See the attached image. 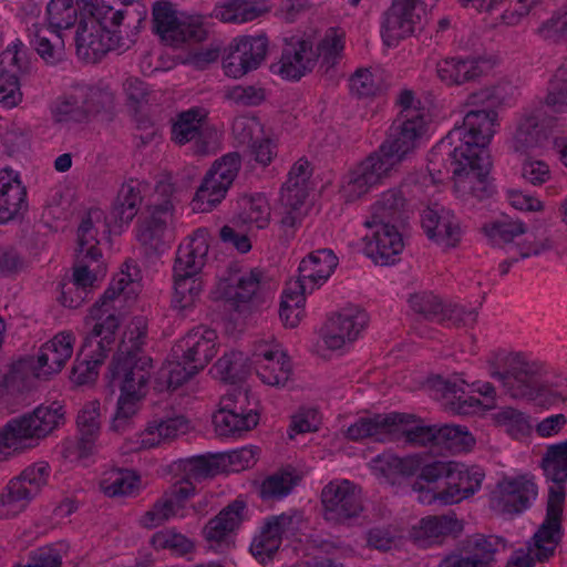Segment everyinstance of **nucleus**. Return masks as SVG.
Returning <instances> with one entry per match:
<instances>
[{"label":"nucleus","instance_id":"4be33fe9","mask_svg":"<svg viewBox=\"0 0 567 567\" xmlns=\"http://www.w3.org/2000/svg\"><path fill=\"white\" fill-rule=\"evenodd\" d=\"M267 48L268 41L265 35L235 39L223 60L225 73L238 79L256 70L265 60Z\"/></svg>","mask_w":567,"mask_h":567},{"label":"nucleus","instance_id":"8fccbe9b","mask_svg":"<svg viewBox=\"0 0 567 567\" xmlns=\"http://www.w3.org/2000/svg\"><path fill=\"white\" fill-rule=\"evenodd\" d=\"M37 440L44 439L64 421L63 406L51 402L37 406L32 412L24 413Z\"/></svg>","mask_w":567,"mask_h":567},{"label":"nucleus","instance_id":"c756f323","mask_svg":"<svg viewBox=\"0 0 567 567\" xmlns=\"http://www.w3.org/2000/svg\"><path fill=\"white\" fill-rule=\"evenodd\" d=\"M487 69V61L481 56H454L439 61L436 74L446 85H462L480 79Z\"/></svg>","mask_w":567,"mask_h":567},{"label":"nucleus","instance_id":"f704fd0d","mask_svg":"<svg viewBox=\"0 0 567 567\" xmlns=\"http://www.w3.org/2000/svg\"><path fill=\"white\" fill-rule=\"evenodd\" d=\"M404 205L403 189H389L371 206L370 218L364 225L369 228L385 225L399 226L405 217Z\"/></svg>","mask_w":567,"mask_h":567},{"label":"nucleus","instance_id":"c85d7f7f","mask_svg":"<svg viewBox=\"0 0 567 567\" xmlns=\"http://www.w3.org/2000/svg\"><path fill=\"white\" fill-rule=\"evenodd\" d=\"M421 225L429 239L444 247H455L461 238V228L453 213L439 204L423 210Z\"/></svg>","mask_w":567,"mask_h":567},{"label":"nucleus","instance_id":"9b49d317","mask_svg":"<svg viewBox=\"0 0 567 567\" xmlns=\"http://www.w3.org/2000/svg\"><path fill=\"white\" fill-rule=\"evenodd\" d=\"M241 167L238 153H228L215 161L193 198V209L209 212L226 196Z\"/></svg>","mask_w":567,"mask_h":567},{"label":"nucleus","instance_id":"49530a36","mask_svg":"<svg viewBox=\"0 0 567 567\" xmlns=\"http://www.w3.org/2000/svg\"><path fill=\"white\" fill-rule=\"evenodd\" d=\"M78 1L81 14L110 34H116V28L121 25L125 16H131V10L116 9L110 4L99 3L97 0Z\"/></svg>","mask_w":567,"mask_h":567},{"label":"nucleus","instance_id":"79ce46f5","mask_svg":"<svg viewBox=\"0 0 567 567\" xmlns=\"http://www.w3.org/2000/svg\"><path fill=\"white\" fill-rule=\"evenodd\" d=\"M30 43L38 54L48 63H56L62 59L64 34L49 27L34 23L29 28Z\"/></svg>","mask_w":567,"mask_h":567},{"label":"nucleus","instance_id":"09e8293b","mask_svg":"<svg viewBox=\"0 0 567 567\" xmlns=\"http://www.w3.org/2000/svg\"><path fill=\"white\" fill-rule=\"evenodd\" d=\"M395 424L392 425L391 440L404 436L406 441L419 444L427 445L433 443L436 445V436L439 426L422 425L416 422L413 415L396 413Z\"/></svg>","mask_w":567,"mask_h":567},{"label":"nucleus","instance_id":"0eeeda50","mask_svg":"<svg viewBox=\"0 0 567 567\" xmlns=\"http://www.w3.org/2000/svg\"><path fill=\"white\" fill-rule=\"evenodd\" d=\"M114 95L105 89L76 86L56 99L51 107L55 123H83L112 107Z\"/></svg>","mask_w":567,"mask_h":567},{"label":"nucleus","instance_id":"2f4dec72","mask_svg":"<svg viewBox=\"0 0 567 567\" xmlns=\"http://www.w3.org/2000/svg\"><path fill=\"white\" fill-rule=\"evenodd\" d=\"M143 202L141 185L137 181L124 183L112 204L105 227L121 229L137 215Z\"/></svg>","mask_w":567,"mask_h":567},{"label":"nucleus","instance_id":"c03bdc74","mask_svg":"<svg viewBox=\"0 0 567 567\" xmlns=\"http://www.w3.org/2000/svg\"><path fill=\"white\" fill-rule=\"evenodd\" d=\"M236 225L255 226L257 229L267 227L270 219V207L262 194H244L237 199Z\"/></svg>","mask_w":567,"mask_h":567},{"label":"nucleus","instance_id":"393cba45","mask_svg":"<svg viewBox=\"0 0 567 567\" xmlns=\"http://www.w3.org/2000/svg\"><path fill=\"white\" fill-rule=\"evenodd\" d=\"M251 364L260 381L270 386H284L291 374L288 357L276 344H257L251 355Z\"/></svg>","mask_w":567,"mask_h":567},{"label":"nucleus","instance_id":"9d476101","mask_svg":"<svg viewBox=\"0 0 567 567\" xmlns=\"http://www.w3.org/2000/svg\"><path fill=\"white\" fill-rule=\"evenodd\" d=\"M102 212L92 210L82 220L78 229V255L73 266V284H94L103 281L106 276V266L102 260V252L97 247L96 231L93 219H100Z\"/></svg>","mask_w":567,"mask_h":567},{"label":"nucleus","instance_id":"cd10ccee","mask_svg":"<svg viewBox=\"0 0 567 567\" xmlns=\"http://www.w3.org/2000/svg\"><path fill=\"white\" fill-rule=\"evenodd\" d=\"M188 421L182 415L154 416L146 427L131 442L128 451H140L157 447L178 435L186 433Z\"/></svg>","mask_w":567,"mask_h":567},{"label":"nucleus","instance_id":"603ef678","mask_svg":"<svg viewBox=\"0 0 567 567\" xmlns=\"http://www.w3.org/2000/svg\"><path fill=\"white\" fill-rule=\"evenodd\" d=\"M560 539L561 525L544 520L528 543L527 548L537 561H546L555 555Z\"/></svg>","mask_w":567,"mask_h":567},{"label":"nucleus","instance_id":"3c124183","mask_svg":"<svg viewBox=\"0 0 567 567\" xmlns=\"http://www.w3.org/2000/svg\"><path fill=\"white\" fill-rule=\"evenodd\" d=\"M210 374L225 383L244 380L250 372L247 357L240 351H230L220 357L210 368Z\"/></svg>","mask_w":567,"mask_h":567},{"label":"nucleus","instance_id":"bb28decb","mask_svg":"<svg viewBox=\"0 0 567 567\" xmlns=\"http://www.w3.org/2000/svg\"><path fill=\"white\" fill-rule=\"evenodd\" d=\"M392 169L378 153H373L351 169L342 185V194L347 202H353L367 194Z\"/></svg>","mask_w":567,"mask_h":567},{"label":"nucleus","instance_id":"aec40b11","mask_svg":"<svg viewBox=\"0 0 567 567\" xmlns=\"http://www.w3.org/2000/svg\"><path fill=\"white\" fill-rule=\"evenodd\" d=\"M425 8L417 0H394L385 12L382 37L388 45L424 27Z\"/></svg>","mask_w":567,"mask_h":567},{"label":"nucleus","instance_id":"774afa93","mask_svg":"<svg viewBox=\"0 0 567 567\" xmlns=\"http://www.w3.org/2000/svg\"><path fill=\"white\" fill-rule=\"evenodd\" d=\"M545 106L554 113L567 112V62L556 70Z\"/></svg>","mask_w":567,"mask_h":567},{"label":"nucleus","instance_id":"13d9d810","mask_svg":"<svg viewBox=\"0 0 567 567\" xmlns=\"http://www.w3.org/2000/svg\"><path fill=\"white\" fill-rule=\"evenodd\" d=\"M299 476L293 470H284L266 477L259 488L264 501H275L286 497L298 484Z\"/></svg>","mask_w":567,"mask_h":567},{"label":"nucleus","instance_id":"2eb2a0df","mask_svg":"<svg viewBox=\"0 0 567 567\" xmlns=\"http://www.w3.org/2000/svg\"><path fill=\"white\" fill-rule=\"evenodd\" d=\"M454 175V189L465 197L472 195L478 199L492 194L487 177L492 167L489 154L471 156L468 159L447 156Z\"/></svg>","mask_w":567,"mask_h":567},{"label":"nucleus","instance_id":"4c0bfd02","mask_svg":"<svg viewBox=\"0 0 567 567\" xmlns=\"http://www.w3.org/2000/svg\"><path fill=\"white\" fill-rule=\"evenodd\" d=\"M409 303L413 311L431 322L456 324L461 320L462 309L460 307L445 306L431 293L411 295Z\"/></svg>","mask_w":567,"mask_h":567},{"label":"nucleus","instance_id":"6e6d98bb","mask_svg":"<svg viewBox=\"0 0 567 567\" xmlns=\"http://www.w3.org/2000/svg\"><path fill=\"white\" fill-rule=\"evenodd\" d=\"M266 10L251 0H230L215 10V17L223 22L243 23L258 18Z\"/></svg>","mask_w":567,"mask_h":567},{"label":"nucleus","instance_id":"e433bc0d","mask_svg":"<svg viewBox=\"0 0 567 567\" xmlns=\"http://www.w3.org/2000/svg\"><path fill=\"white\" fill-rule=\"evenodd\" d=\"M463 524L454 515L427 516L412 526L410 535L420 546H427L443 536L457 535Z\"/></svg>","mask_w":567,"mask_h":567},{"label":"nucleus","instance_id":"37998d69","mask_svg":"<svg viewBox=\"0 0 567 567\" xmlns=\"http://www.w3.org/2000/svg\"><path fill=\"white\" fill-rule=\"evenodd\" d=\"M542 109L525 113L517 122L513 135V147L516 152H526L537 147L546 138L542 116Z\"/></svg>","mask_w":567,"mask_h":567},{"label":"nucleus","instance_id":"bf43d9fd","mask_svg":"<svg viewBox=\"0 0 567 567\" xmlns=\"http://www.w3.org/2000/svg\"><path fill=\"white\" fill-rule=\"evenodd\" d=\"M145 398L140 395H118L115 413L111 421V430L123 433L133 426L134 419L142 410Z\"/></svg>","mask_w":567,"mask_h":567},{"label":"nucleus","instance_id":"f257e3e1","mask_svg":"<svg viewBox=\"0 0 567 567\" xmlns=\"http://www.w3.org/2000/svg\"><path fill=\"white\" fill-rule=\"evenodd\" d=\"M484 477L485 473L480 466L435 461L422 466L413 492L424 505L456 504L478 492Z\"/></svg>","mask_w":567,"mask_h":567},{"label":"nucleus","instance_id":"a211bd4d","mask_svg":"<svg viewBox=\"0 0 567 567\" xmlns=\"http://www.w3.org/2000/svg\"><path fill=\"white\" fill-rule=\"evenodd\" d=\"M310 163L299 159L288 174V179L281 188L280 204L282 209L281 224L295 227L301 220L302 207L309 195Z\"/></svg>","mask_w":567,"mask_h":567},{"label":"nucleus","instance_id":"4468645a","mask_svg":"<svg viewBox=\"0 0 567 567\" xmlns=\"http://www.w3.org/2000/svg\"><path fill=\"white\" fill-rule=\"evenodd\" d=\"M425 120H419L414 111L398 115L389 136L377 152L393 168L412 153L425 132Z\"/></svg>","mask_w":567,"mask_h":567},{"label":"nucleus","instance_id":"f8f14e48","mask_svg":"<svg viewBox=\"0 0 567 567\" xmlns=\"http://www.w3.org/2000/svg\"><path fill=\"white\" fill-rule=\"evenodd\" d=\"M538 496V485L528 472L503 476L491 494V507L501 514H520Z\"/></svg>","mask_w":567,"mask_h":567},{"label":"nucleus","instance_id":"58836bf2","mask_svg":"<svg viewBox=\"0 0 567 567\" xmlns=\"http://www.w3.org/2000/svg\"><path fill=\"white\" fill-rule=\"evenodd\" d=\"M417 456L398 457L390 453H383L372 458L370 470L372 473L390 484H395L401 476H409L422 468Z\"/></svg>","mask_w":567,"mask_h":567},{"label":"nucleus","instance_id":"4d7b16f0","mask_svg":"<svg viewBox=\"0 0 567 567\" xmlns=\"http://www.w3.org/2000/svg\"><path fill=\"white\" fill-rule=\"evenodd\" d=\"M81 9L79 1L73 0H51L47 6V19L49 28L62 32L72 28L78 21Z\"/></svg>","mask_w":567,"mask_h":567},{"label":"nucleus","instance_id":"7c9ffc66","mask_svg":"<svg viewBox=\"0 0 567 567\" xmlns=\"http://www.w3.org/2000/svg\"><path fill=\"white\" fill-rule=\"evenodd\" d=\"M374 228L373 236L365 246L367 256L381 266L394 264L404 247L399 226L385 225Z\"/></svg>","mask_w":567,"mask_h":567},{"label":"nucleus","instance_id":"6ab92c4d","mask_svg":"<svg viewBox=\"0 0 567 567\" xmlns=\"http://www.w3.org/2000/svg\"><path fill=\"white\" fill-rule=\"evenodd\" d=\"M112 374L121 394L146 398L153 360L145 354L115 355Z\"/></svg>","mask_w":567,"mask_h":567},{"label":"nucleus","instance_id":"ddd939ff","mask_svg":"<svg viewBox=\"0 0 567 567\" xmlns=\"http://www.w3.org/2000/svg\"><path fill=\"white\" fill-rule=\"evenodd\" d=\"M76 336L72 330H61L44 341L29 359L20 362L30 369L31 373L43 380L58 375L72 359Z\"/></svg>","mask_w":567,"mask_h":567},{"label":"nucleus","instance_id":"c9c22d12","mask_svg":"<svg viewBox=\"0 0 567 567\" xmlns=\"http://www.w3.org/2000/svg\"><path fill=\"white\" fill-rule=\"evenodd\" d=\"M38 441L24 414L10 419L0 427V456L8 458Z\"/></svg>","mask_w":567,"mask_h":567},{"label":"nucleus","instance_id":"a18cd8bd","mask_svg":"<svg viewBox=\"0 0 567 567\" xmlns=\"http://www.w3.org/2000/svg\"><path fill=\"white\" fill-rule=\"evenodd\" d=\"M338 266V257L331 249H318L305 257L299 265V280L327 281Z\"/></svg>","mask_w":567,"mask_h":567},{"label":"nucleus","instance_id":"7ed1b4c3","mask_svg":"<svg viewBox=\"0 0 567 567\" xmlns=\"http://www.w3.org/2000/svg\"><path fill=\"white\" fill-rule=\"evenodd\" d=\"M497 113L492 109H471L465 113L463 124L455 126L432 150L429 165L435 166L445 156L468 159L471 156L489 154L486 148L495 134ZM429 173L434 182L432 171Z\"/></svg>","mask_w":567,"mask_h":567},{"label":"nucleus","instance_id":"39448f33","mask_svg":"<svg viewBox=\"0 0 567 567\" xmlns=\"http://www.w3.org/2000/svg\"><path fill=\"white\" fill-rule=\"evenodd\" d=\"M509 369L505 374L497 373L512 398L524 399L538 406L549 409L567 400V385L540 384L534 367L524 361L519 354L508 358Z\"/></svg>","mask_w":567,"mask_h":567},{"label":"nucleus","instance_id":"a878e982","mask_svg":"<svg viewBox=\"0 0 567 567\" xmlns=\"http://www.w3.org/2000/svg\"><path fill=\"white\" fill-rule=\"evenodd\" d=\"M121 38L97 28L81 14L74 37L78 56L89 63L101 60L109 51L120 47Z\"/></svg>","mask_w":567,"mask_h":567},{"label":"nucleus","instance_id":"864d4df0","mask_svg":"<svg viewBox=\"0 0 567 567\" xmlns=\"http://www.w3.org/2000/svg\"><path fill=\"white\" fill-rule=\"evenodd\" d=\"M194 495L195 487L192 484L177 482L159 497V501L171 519L184 518L189 513V499Z\"/></svg>","mask_w":567,"mask_h":567},{"label":"nucleus","instance_id":"6e6552de","mask_svg":"<svg viewBox=\"0 0 567 567\" xmlns=\"http://www.w3.org/2000/svg\"><path fill=\"white\" fill-rule=\"evenodd\" d=\"M368 324L365 310L348 303L327 315L318 330L319 342L328 350L344 349L362 336Z\"/></svg>","mask_w":567,"mask_h":567},{"label":"nucleus","instance_id":"b1692460","mask_svg":"<svg viewBox=\"0 0 567 567\" xmlns=\"http://www.w3.org/2000/svg\"><path fill=\"white\" fill-rule=\"evenodd\" d=\"M218 349L219 341L216 330L207 326H197L181 339L175 352L181 353L186 364H193L200 371L213 360Z\"/></svg>","mask_w":567,"mask_h":567},{"label":"nucleus","instance_id":"5701e85b","mask_svg":"<svg viewBox=\"0 0 567 567\" xmlns=\"http://www.w3.org/2000/svg\"><path fill=\"white\" fill-rule=\"evenodd\" d=\"M324 516L329 520L342 522L362 511L360 488L348 480H336L324 486L321 493Z\"/></svg>","mask_w":567,"mask_h":567},{"label":"nucleus","instance_id":"ea45409f","mask_svg":"<svg viewBox=\"0 0 567 567\" xmlns=\"http://www.w3.org/2000/svg\"><path fill=\"white\" fill-rule=\"evenodd\" d=\"M312 292V286H285L279 302V318L285 328L295 329L301 323L307 297Z\"/></svg>","mask_w":567,"mask_h":567},{"label":"nucleus","instance_id":"1a4fd4ad","mask_svg":"<svg viewBox=\"0 0 567 567\" xmlns=\"http://www.w3.org/2000/svg\"><path fill=\"white\" fill-rule=\"evenodd\" d=\"M207 24L200 16L178 18L168 1H158L153 6V28L171 45L206 40L209 31Z\"/></svg>","mask_w":567,"mask_h":567},{"label":"nucleus","instance_id":"473e14b6","mask_svg":"<svg viewBox=\"0 0 567 567\" xmlns=\"http://www.w3.org/2000/svg\"><path fill=\"white\" fill-rule=\"evenodd\" d=\"M173 140L183 145L195 142L196 153L207 152V137L210 134L206 124V114L199 109L182 112L173 125Z\"/></svg>","mask_w":567,"mask_h":567},{"label":"nucleus","instance_id":"e2e57ef3","mask_svg":"<svg viewBox=\"0 0 567 567\" xmlns=\"http://www.w3.org/2000/svg\"><path fill=\"white\" fill-rule=\"evenodd\" d=\"M177 467L183 473V481L179 483H189L194 486V482H200L216 475L219 462L215 457L198 456L181 460Z\"/></svg>","mask_w":567,"mask_h":567},{"label":"nucleus","instance_id":"72a5a7b5","mask_svg":"<svg viewBox=\"0 0 567 567\" xmlns=\"http://www.w3.org/2000/svg\"><path fill=\"white\" fill-rule=\"evenodd\" d=\"M28 207L27 190L12 169L0 172V224L16 218Z\"/></svg>","mask_w":567,"mask_h":567},{"label":"nucleus","instance_id":"dca6fc26","mask_svg":"<svg viewBox=\"0 0 567 567\" xmlns=\"http://www.w3.org/2000/svg\"><path fill=\"white\" fill-rule=\"evenodd\" d=\"M248 395L235 390L224 395L218 411L214 414L215 430L220 435H230L252 430L259 422V414L247 409Z\"/></svg>","mask_w":567,"mask_h":567},{"label":"nucleus","instance_id":"69168bd1","mask_svg":"<svg viewBox=\"0 0 567 567\" xmlns=\"http://www.w3.org/2000/svg\"><path fill=\"white\" fill-rule=\"evenodd\" d=\"M436 445L454 452H465L475 445V439L464 426L445 424L439 426Z\"/></svg>","mask_w":567,"mask_h":567},{"label":"nucleus","instance_id":"680f3d73","mask_svg":"<svg viewBox=\"0 0 567 567\" xmlns=\"http://www.w3.org/2000/svg\"><path fill=\"white\" fill-rule=\"evenodd\" d=\"M156 550H168L173 555L184 556L194 550V542L176 528H163L154 533L150 540Z\"/></svg>","mask_w":567,"mask_h":567},{"label":"nucleus","instance_id":"a19ab883","mask_svg":"<svg viewBox=\"0 0 567 567\" xmlns=\"http://www.w3.org/2000/svg\"><path fill=\"white\" fill-rule=\"evenodd\" d=\"M395 412L359 417L346 431V437L351 441L374 439L375 441L391 440L392 425L395 424Z\"/></svg>","mask_w":567,"mask_h":567},{"label":"nucleus","instance_id":"20e7f679","mask_svg":"<svg viewBox=\"0 0 567 567\" xmlns=\"http://www.w3.org/2000/svg\"><path fill=\"white\" fill-rule=\"evenodd\" d=\"M343 50V37L330 29L320 40L317 52L312 50L309 41L291 38L286 41L281 59L271 65L274 73L280 74L287 80H299L307 72L311 71L318 58L327 69L334 65Z\"/></svg>","mask_w":567,"mask_h":567},{"label":"nucleus","instance_id":"5fc2aeb1","mask_svg":"<svg viewBox=\"0 0 567 567\" xmlns=\"http://www.w3.org/2000/svg\"><path fill=\"white\" fill-rule=\"evenodd\" d=\"M198 372L193 364L169 361L159 369L155 380V390L158 392L174 391Z\"/></svg>","mask_w":567,"mask_h":567},{"label":"nucleus","instance_id":"052dcab7","mask_svg":"<svg viewBox=\"0 0 567 567\" xmlns=\"http://www.w3.org/2000/svg\"><path fill=\"white\" fill-rule=\"evenodd\" d=\"M446 390L453 395V398L457 399L462 413H467V408H475L480 404V401L472 396L465 399V394L467 392H477L483 396L491 399L494 396V388L489 383L478 381L470 385L465 380L461 378H455L453 381H447Z\"/></svg>","mask_w":567,"mask_h":567},{"label":"nucleus","instance_id":"423d86ee","mask_svg":"<svg viewBox=\"0 0 567 567\" xmlns=\"http://www.w3.org/2000/svg\"><path fill=\"white\" fill-rule=\"evenodd\" d=\"M50 475V465L41 461L31 464L19 476L10 480L0 494V518H12L25 511L47 486Z\"/></svg>","mask_w":567,"mask_h":567},{"label":"nucleus","instance_id":"de8ad7c7","mask_svg":"<svg viewBox=\"0 0 567 567\" xmlns=\"http://www.w3.org/2000/svg\"><path fill=\"white\" fill-rule=\"evenodd\" d=\"M101 491L110 497L134 496L143 488L141 476L131 470L111 468L100 480Z\"/></svg>","mask_w":567,"mask_h":567},{"label":"nucleus","instance_id":"412c9836","mask_svg":"<svg viewBox=\"0 0 567 567\" xmlns=\"http://www.w3.org/2000/svg\"><path fill=\"white\" fill-rule=\"evenodd\" d=\"M208 231L206 228L196 229L179 245L174 264L175 284L181 281H203L202 277L208 254Z\"/></svg>","mask_w":567,"mask_h":567},{"label":"nucleus","instance_id":"f03ea898","mask_svg":"<svg viewBox=\"0 0 567 567\" xmlns=\"http://www.w3.org/2000/svg\"><path fill=\"white\" fill-rule=\"evenodd\" d=\"M125 302L122 286H110L101 303L94 306L85 319L92 329L86 337V346H96L97 350L90 360H76L70 379L74 384L84 385L94 382L99 375V365L113 348L120 326V309Z\"/></svg>","mask_w":567,"mask_h":567},{"label":"nucleus","instance_id":"338daca9","mask_svg":"<svg viewBox=\"0 0 567 567\" xmlns=\"http://www.w3.org/2000/svg\"><path fill=\"white\" fill-rule=\"evenodd\" d=\"M281 545L280 535L266 520L250 544L251 555L261 564L272 559Z\"/></svg>","mask_w":567,"mask_h":567},{"label":"nucleus","instance_id":"0e129e2a","mask_svg":"<svg viewBox=\"0 0 567 567\" xmlns=\"http://www.w3.org/2000/svg\"><path fill=\"white\" fill-rule=\"evenodd\" d=\"M542 467L545 476L554 483H564L567 480V441L547 447Z\"/></svg>","mask_w":567,"mask_h":567},{"label":"nucleus","instance_id":"f3484780","mask_svg":"<svg viewBox=\"0 0 567 567\" xmlns=\"http://www.w3.org/2000/svg\"><path fill=\"white\" fill-rule=\"evenodd\" d=\"M247 519L245 502L236 499L210 518L203 528V537L208 548L223 553L234 546V537L244 520Z\"/></svg>","mask_w":567,"mask_h":567}]
</instances>
